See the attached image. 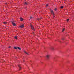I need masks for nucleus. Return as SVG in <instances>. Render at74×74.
<instances>
[{"instance_id": "nucleus-28", "label": "nucleus", "mask_w": 74, "mask_h": 74, "mask_svg": "<svg viewBox=\"0 0 74 74\" xmlns=\"http://www.w3.org/2000/svg\"><path fill=\"white\" fill-rule=\"evenodd\" d=\"M33 34H34V32H33Z\"/></svg>"}, {"instance_id": "nucleus-2", "label": "nucleus", "mask_w": 74, "mask_h": 74, "mask_svg": "<svg viewBox=\"0 0 74 74\" xmlns=\"http://www.w3.org/2000/svg\"><path fill=\"white\" fill-rule=\"evenodd\" d=\"M30 26L31 27V29L32 30H33L34 31H35V29H34V27L32 25H30Z\"/></svg>"}, {"instance_id": "nucleus-17", "label": "nucleus", "mask_w": 74, "mask_h": 74, "mask_svg": "<svg viewBox=\"0 0 74 74\" xmlns=\"http://www.w3.org/2000/svg\"><path fill=\"white\" fill-rule=\"evenodd\" d=\"M39 18L40 19V20H41V19H42V17H40V18Z\"/></svg>"}, {"instance_id": "nucleus-13", "label": "nucleus", "mask_w": 74, "mask_h": 74, "mask_svg": "<svg viewBox=\"0 0 74 74\" xmlns=\"http://www.w3.org/2000/svg\"><path fill=\"white\" fill-rule=\"evenodd\" d=\"M51 49L52 50H54V48H53V47H52V48H51Z\"/></svg>"}, {"instance_id": "nucleus-15", "label": "nucleus", "mask_w": 74, "mask_h": 74, "mask_svg": "<svg viewBox=\"0 0 74 74\" xmlns=\"http://www.w3.org/2000/svg\"><path fill=\"white\" fill-rule=\"evenodd\" d=\"M4 24H7V22H3Z\"/></svg>"}, {"instance_id": "nucleus-4", "label": "nucleus", "mask_w": 74, "mask_h": 74, "mask_svg": "<svg viewBox=\"0 0 74 74\" xmlns=\"http://www.w3.org/2000/svg\"><path fill=\"white\" fill-rule=\"evenodd\" d=\"M49 56H50L49 55H47L46 56V58L47 59H49Z\"/></svg>"}, {"instance_id": "nucleus-23", "label": "nucleus", "mask_w": 74, "mask_h": 74, "mask_svg": "<svg viewBox=\"0 0 74 74\" xmlns=\"http://www.w3.org/2000/svg\"><path fill=\"white\" fill-rule=\"evenodd\" d=\"M9 48H11V46H10L9 47Z\"/></svg>"}, {"instance_id": "nucleus-25", "label": "nucleus", "mask_w": 74, "mask_h": 74, "mask_svg": "<svg viewBox=\"0 0 74 74\" xmlns=\"http://www.w3.org/2000/svg\"><path fill=\"white\" fill-rule=\"evenodd\" d=\"M41 63H42V62H41Z\"/></svg>"}, {"instance_id": "nucleus-1", "label": "nucleus", "mask_w": 74, "mask_h": 74, "mask_svg": "<svg viewBox=\"0 0 74 74\" xmlns=\"http://www.w3.org/2000/svg\"><path fill=\"white\" fill-rule=\"evenodd\" d=\"M50 10L51 12V14H52V15H53V17L54 18L55 17V13H54V12H53V10H52L51 9H50Z\"/></svg>"}, {"instance_id": "nucleus-10", "label": "nucleus", "mask_w": 74, "mask_h": 74, "mask_svg": "<svg viewBox=\"0 0 74 74\" xmlns=\"http://www.w3.org/2000/svg\"><path fill=\"white\" fill-rule=\"evenodd\" d=\"M17 48H18L17 47H14V49H17Z\"/></svg>"}, {"instance_id": "nucleus-9", "label": "nucleus", "mask_w": 74, "mask_h": 74, "mask_svg": "<svg viewBox=\"0 0 74 74\" xmlns=\"http://www.w3.org/2000/svg\"><path fill=\"white\" fill-rule=\"evenodd\" d=\"M18 66L19 67V70H21V66H19V65H18Z\"/></svg>"}, {"instance_id": "nucleus-22", "label": "nucleus", "mask_w": 74, "mask_h": 74, "mask_svg": "<svg viewBox=\"0 0 74 74\" xmlns=\"http://www.w3.org/2000/svg\"><path fill=\"white\" fill-rule=\"evenodd\" d=\"M55 11H56V9L55 8Z\"/></svg>"}, {"instance_id": "nucleus-7", "label": "nucleus", "mask_w": 74, "mask_h": 74, "mask_svg": "<svg viewBox=\"0 0 74 74\" xmlns=\"http://www.w3.org/2000/svg\"><path fill=\"white\" fill-rule=\"evenodd\" d=\"M24 53H26V54H27V55H29V53H28L24 51Z\"/></svg>"}, {"instance_id": "nucleus-5", "label": "nucleus", "mask_w": 74, "mask_h": 74, "mask_svg": "<svg viewBox=\"0 0 74 74\" xmlns=\"http://www.w3.org/2000/svg\"><path fill=\"white\" fill-rule=\"evenodd\" d=\"M29 3L27 2H25L24 3V5H28Z\"/></svg>"}, {"instance_id": "nucleus-3", "label": "nucleus", "mask_w": 74, "mask_h": 74, "mask_svg": "<svg viewBox=\"0 0 74 74\" xmlns=\"http://www.w3.org/2000/svg\"><path fill=\"white\" fill-rule=\"evenodd\" d=\"M24 24H22V25H20L19 27H21V28H23V27H24Z\"/></svg>"}, {"instance_id": "nucleus-16", "label": "nucleus", "mask_w": 74, "mask_h": 74, "mask_svg": "<svg viewBox=\"0 0 74 74\" xmlns=\"http://www.w3.org/2000/svg\"><path fill=\"white\" fill-rule=\"evenodd\" d=\"M63 8V6H62L61 7V8L62 9Z\"/></svg>"}, {"instance_id": "nucleus-21", "label": "nucleus", "mask_w": 74, "mask_h": 74, "mask_svg": "<svg viewBox=\"0 0 74 74\" xmlns=\"http://www.w3.org/2000/svg\"><path fill=\"white\" fill-rule=\"evenodd\" d=\"M69 19H67V22H68V21H69Z\"/></svg>"}, {"instance_id": "nucleus-20", "label": "nucleus", "mask_w": 74, "mask_h": 74, "mask_svg": "<svg viewBox=\"0 0 74 74\" xmlns=\"http://www.w3.org/2000/svg\"><path fill=\"white\" fill-rule=\"evenodd\" d=\"M30 19H32V16H31L30 17Z\"/></svg>"}, {"instance_id": "nucleus-27", "label": "nucleus", "mask_w": 74, "mask_h": 74, "mask_svg": "<svg viewBox=\"0 0 74 74\" xmlns=\"http://www.w3.org/2000/svg\"><path fill=\"white\" fill-rule=\"evenodd\" d=\"M29 21H30V19H29Z\"/></svg>"}, {"instance_id": "nucleus-8", "label": "nucleus", "mask_w": 74, "mask_h": 74, "mask_svg": "<svg viewBox=\"0 0 74 74\" xmlns=\"http://www.w3.org/2000/svg\"><path fill=\"white\" fill-rule=\"evenodd\" d=\"M23 18H22L21 17L20 18V20L21 21H23Z\"/></svg>"}, {"instance_id": "nucleus-11", "label": "nucleus", "mask_w": 74, "mask_h": 74, "mask_svg": "<svg viewBox=\"0 0 74 74\" xmlns=\"http://www.w3.org/2000/svg\"><path fill=\"white\" fill-rule=\"evenodd\" d=\"M17 48L18 49H19V50H21V48H20V47H17Z\"/></svg>"}, {"instance_id": "nucleus-24", "label": "nucleus", "mask_w": 74, "mask_h": 74, "mask_svg": "<svg viewBox=\"0 0 74 74\" xmlns=\"http://www.w3.org/2000/svg\"><path fill=\"white\" fill-rule=\"evenodd\" d=\"M62 39L63 40H64V39L62 38Z\"/></svg>"}, {"instance_id": "nucleus-18", "label": "nucleus", "mask_w": 74, "mask_h": 74, "mask_svg": "<svg viewBox=\"0 0 74 74\" xmlns=\"http://www.w3.org/2000/svg\"><path fill=\"white\" fill-rule=\"evenodd\" d=\"M40 18H38L37 19V20H38V21H40Z\"/></svg>"}, {"instance_id": "nucleus-12", "label": "nucleus", "mask_w": 74, "mask_h": 74, "mask_svg": "<svg viewBox=\"0 0 74 74\" xmlns=\"http://www.w3.org/2000/svg\"><path fill=\"white\" fill-rule=\"evenodd\" d=\"M14 38L15 39H17V36H15L14 37Z\"/></svg>"}, {"instance_id": "nucleus-6", "label": "nucleus", "mask_w": 74, "mask_h": 74, "mask_svg": "<svg viewBox=\"0 0 74 74\" xmlns=\"http://www.w3.org/2000/svg\"><path fill=\"white\" fill-rule=\"evenodd\" d=\"M12 24L13 26H16V24H15V23H14V22H13V21H12Z\"/></svg>"}, {"instance_id": "nucleus-14", "label": "nucleus", "mask_w": 74, "mask_h": 74, "mask_svg": "<svg viewBox=\"0 0 74 74\" xmlns=\"http://www.w3.org/2000/svg\"><path fill=\"white\" fill-rule=\"evenodd\" d=\"M64 31V28L62 31V32H63V31Z\"/></svg>"}, {"instance_id": "nucleus-26", "label": "nucleus", "mask_w": 74, "mask_h": 74, "mask_svg": "<svg viewBox=\"0 0 74 74\" xmlns=\"http://www.w3.org/2000/svg\"><path fill=\"white\" fill-rule=\"evenodd\" d=\"M23 62H25V61H24V60H23Z\"/></svg>"}, {"instance_id": "nucleus-19", "label": "nucleus", "mask_w": 74, "mask_h": 74, "mask_svg": "<svg viewBox=\"0 0 74 74\" xmlns=\"http://www.w3.org/2000/svg\"><path fill=\"white\" fill-rule=\"evenodd\" d=\"M48 4H47L46 5V7H48Z\"/></svg>"}]
</instances>
